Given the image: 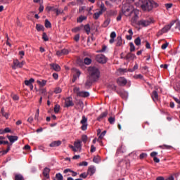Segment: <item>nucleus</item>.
Listing matches in <instances>:
<instances>
[{"label": "nucleus", "instance_id": "obj_5", "mask_svg": "<svg viewBox=\"0 0 180 180\" xmlns=\"http://www.w3.org/2000/svg\"><path fill=\"white\" fill-rule=\"evenodd\" d=\"M74 94H76L77 96L81 98H88L89 96V92L88 91H80L79 87H75L73 89Z\"/></svg>", "mask_w": 180, "mask_h": 180}, {"label": "nucleus", "instance_id": "obj_18", "mask_svg": "<svg viewBox=\"0 0 180 180\" xmlns=\"http://www.w3.org/2000/svg\"><path fill=\"white\" fill-rule=\"evenodd\" d=\"M61 146V141H54L50 143L49 147H58Z\"/></svg>", "mask_w": 180, "mask_h": 180}, {"label": "nucleus", "instance_id": "obj_49", "mask_svg": "<svg viewBox=\"0 0 180 180\" xmlns=\"http://www.w3.org/2000/svg\"><path fill=\"white\" fill-rule=\"evenodd\" d=\"M168 47V42H166L165 44H163L161 46L162 50H165Z\"/></svg>", "mask_w": 180, "mask_h": 180}, {"label": "nucleus", "instance_id": "obj_53", "mask_svg": "<svg viewBox=\"0 0 180 180\" xmlns=\"http://www.w3.org/2000/svg\"><path fill=\"white\" fill-rule=\"evenodd\" d=\"M56 56H58V57H61L62 56H63V51L62 50L61 51H58L56 52Z\"/></svg>", "mask_w": 180, "mask_h": 180}, {"label": "nucleus", "instance_id": "obj_48", "mask_svg": "<svg viewBox=\"0 0 180 180\" xmlns=\"http://www.w3.org/2000/svg\"><path fill=\"white\" fill-rule=\"evenodd\" d=\"M80 167H88V162H82L79 163Z\"/></svg>", "mask_w": 180, "mask_h": 180}, {"label": "nucleus", "instance_id": "obj_14", "mask_svg": "<svg viewBox=\"0 0 180 180\" xmlns=\"http://www.w3.org/2000/svg\"><path fill=\"white\" fill-rule=\"evenodd\" d=\"M73 71H75V75L73 76V82H75L77 79H78V78H79V76L81 75V71H79V70L78 69H73Z\"/></svg>", "mask_w": 180, "mask_h": 180}, {"label": "nucleus", "instance_id": "obj_52", "mask_svg": "<svg viewBox=\"0 0 180 180\" xmlns=\"http://www.w3.org/2000/svg\"><path fill=\"white\" fill-rule=\"evenodd\" d=\"M116 38V32H112L110 34V39H115Z\"/></svg>", "mask_w": 180, "mask_h": 180}, {"label": "nucleus", "instance_id": "obj_35", "mask_svg": "<svg viewBox=\"0 0 180 180\" xmlns=\"http://www.w3.org/2000/svg\"><path fill=\"white\" fill-rule=\"evenodd\" d=\"M84 30L86 31V33H87V34H89V33H91V27L89 26V25H84Z\"/></svg>", "mask_w": 180, "mask_h": 180}, {"label": "nucleus", "instance_id": "obj_26", "mask_svg": "<svg viewBox=\"0 0 180 180\" xmlns=\"http://www.w3.org/2000/svg\"><path fill=\"white\" fill-rule=\"evenodd\" d=\"M122 44V37H117L116 39V46L117 47H120Z\"/></svg>", "mask_w": 180, "mask_h": 180}, {"label": "nucleus", "instance_id": "obj_51", "mask_svg": "<svg viewBox=\"0 0 180 180\" xmlns=\"http://www.w3.org/2000/svg\"><path fill=\"white\" fill-rule=\"evenodd\" d=\"M119 72H120L121 74H124V72H127V69L120 68V69H119Z\"/></svg>", "mask_w": 180, "mask_h": 180}, {"label": "nucleus", "instance_id": "obj_25", "mask_svg": "<svg viewBox=\"0 0 180 180\" xmlns=\"http://www.w3.org/2000/svg\"><path fill=\"white\" fill-rule=\"evenodd\" d=\"M103 13H102V11H98L96 12L94 14L93 18L94 19H95L96 20H98V19H99V17L103 15Z\"/></svg>", "mask_w": 180, "mask_h": 180}, {"label": "nucleus", "instance_id": "obj_15", "mask_svg": "<svg viewBox=\"0 0 180 180\" xmlns=\"http://www.w3.org/2000/svg\"><path fill=\"white\" fill-rule=\"evenodd\" d=\"M81 143L82 141L79 140H77L74 143V147L77 148L79 152H81V150H82V146L81 145Z\"/></svg>", "mask_w": 180, "mask_h": 180}, {"label": "nucleus", "instance_id": "obj_46", "mask_svg": "<svg viewBox=\"0 0 180 180\" xmlns=\"http://www.w3.org/2000/svg\"><path fill=\"white\" fill-rule=\"evenodd\" d=\"M82 141H83V143H86V141H88V136L86 135H82Z\"/></svg>", "mask_w": 180, "mask_h": 180}, {"label": "nucleus", "instance_id": "obj_62", "mask_svg": "<svg viewBox=\"0 0 180 180\" xmlns=\"http://www.w3.org/2000/svg\"><path fill=\"white\" fill-rule=\"evenodd\" d=\"M56 13L57 16H58V15H60V13H63V11L59 10L58 8H56Z\"/></svg>", "mask_w": 180, "mask_h": 180}, {"label": "nucleus", "instance_id": "obj_57", "mask_svg": "<svg viewBox=\"0 0 180 180\" xmlns=\"http://www.w3.org/2000/svg\"><path fill=\"white\" fill-rule=\"evenodd\" d=\"M161 148H167V150H169V148H171V146H168V145H163L162 146H160Z\"/></svg>", "mask_w": 180, "mask_h": 180}, {"label": "nucleus", "instance_id": "obj_21", "mask_svg": "<svg viewBox=\"0 0 180 180\" xmlns=\"http://www.w3.org/2000/svg\"><path fill=\"white\" fill-rule=\"evenodd\" d=\"M125 60H134L136 55L134 53H129L125 57Z\"/></svg>", "mask_w": 180, "mask_h": 180}, {"label": "nucleus", "instance_id": "obj_1", "mask_svg": "<svg viewBox=\"0 0 180 180\" xmlns=\"http://www.w3.org/2000/svg\"><path fill=\"white\" fill-rule=\"evenodd\" d=\"M122 13L124 16H130L131 25H134V24L137 23L140 11L134 8V6L130 4L124 6L122 8Z\"/></svg>", "mask_w": 180, "mask_h": 180}, {"label": "nucleus", "instance_id": "obj_50", "mask_svg": "<svg viewBox=\"0 0 180 180\" xmlns=\"http://www.w3.org/2000/svg\"><path fill=\"white\" fill-rule=\"evenodd\" d=\"M146 157H147V153H141V154L139 155L140 160H143V158H146Z\"/></svg>", "mask_w": 180, "mask_h": 180}, {"label": "nucleus", "instance_id": "obj_60", "mask_svg": "<svg viewBox=\"0 0 180 180\" xmlns=\"http://www.w3.org/2000/svg\"><path fill=\"white\" fill-rule=\"evenodd\" d=\"M19 56H20V58H23V56H25V51H20L19 52Z\"/></svg>", "mask_w": 180, "mask_h": 180}, {"label": "nucleus", "instance_id": "obj_32", "mask_svg": "<svg viewBox=\"0 0 180 180\" xmlns=\"http://www.w3.org/2000/svg\"><path fill=\"white\" fill-rule=\"evenodd\" d=\"M110 24V18H107L103 24V27H108V26H109V25Z\"/></svg>", "mask_w": 180, "mask_h": 180}, {"label": "nucleus", "instance_id": "obj_36", "mask_svg": "<svg viewBox=\"0 0 180 180\" xmlns=\"http://www.w3.org/2000/svg\"><path fill=\"white\" fill-rule=\"evenodd\" d=\"M134 43H135L136 46H141V39H140V37H137L134 40Z\"/></svg>", "mask_w": 180, "mask_h": 180}, {"label": "nucleus", "instance_id": "obj_39", "mask_svg": "<svg viewBox=\"0 0 180 180\" xmlns=\"http://www.w3.org/2000/svg\"><path fill=\"white\" fill-rule=\"evenodd\" d=\"M45 27H46L47 29L51 27V22H50L49 20H45Z\"/></svg>", "mask_w": 180, "mask_h": 180}, {"label": "nucleus", "instance_id": "obj_43", "mask_svg": "<svg viewBox=\"0 0 180 180\" xmlns=\"http://www.w3.org/2000/svg\"><path fill=\"white\" fill-rule=\"evenodd\" d=\"M15 180H25L22 174H17L15 175Z\"/></svg>", "mask_w": 180, "mask_h": 180}, {"label": "nucleus", "instance_id": "obj_8", "mask_svg": "<svg viewBox=\"0 0 180 180\" xmlns=\"http://www.w3.org/2000/svg\"><path fill=\"white\" fill-rule=\"evenodd\" d=\"M80 123L82 125V130L85 131L88 129V118H86V117H85V115L82 116V119L80 121Z\"/></svg>", "mask_w": 180, "mask_h": 180}, {"label": "nucleus", "instance_id": "obj_2", "mask_svg": "<svg viewBox=\"0 0 180 180\" xmlns=\"http://www.w3.org/2000/svg\"><path fill=\"white\" fill-rule=\"evenodd\" d=\"M141 8L143 12H151L154 8H158V3L154 1V0H143Z\"/></svg>", "mask_w": 180, "mask_h": 180}, {"label": "nucleus", "instance_id": "obj_61", "mask_svg": "<svg viewBox=\"0 0 180 180\" xmlns=\"http://www.w3.org/2000/svg\"><path fill=\"white\" fill-rule=\"evenodd\" d=\"M86 176H88V174L86 173H82L80 174V178H86Z\"/></svg>", "mask_w": 180, "mask_h": 180}, {"label": "nucleus", "instance_id": "obj_9", "mask_svg": "<svg viewBox=\"0 0 180 180\" xmlns=\"http://www.w3.org/2000/svg\"><path fill=\"white\" fill-rule=\"evenodd\" d=\"M25 64H26V62L25 60H22V62H19L18 60H15L13 61V68L15 70H16V68H22V67H23V65H25Z\"/></svg>", "mask_w": 180, "mask_h": 180}, {"label": "nucleus", "instance_id": "obj_54", "mask_svg": "<svg viewBox=\"0 0 180 180\" xmlns=\"http://www.w3.org/2000/svg\"><path fill=\"white\" fill-rule=\"evenodd\" d=\"M12 98L14 101H19V96L16 94L13 95Z\"/></svg>", "mask_w": 180, "mask_h": 180}, {"label": "nucleus", "instance_id": "obj_30", "mask_svg": "<svg viewBox=\"0 0 180 180\" xmlns=\"http://www.w3.org/2000/svg\"><path fill=\"white\" fill-rule=\"evenodd\" d=\"M43 174H44V176H45L46 178H49V174H50V169L46 167L44 169Z\"/></svg>", "mask_w": 180, "mask_h": 180}, {"label": "nucleus", "instance_id": "obj_17", "mask_svg": "<svg viewBox=\"0 0 180 180\" xmlns=\"http://www.w3.org/2000/svg\"><path fill=\"white\" fill-rule=\"evenodd\" d=\"M151 98L154 102H157V101H158V92L153 91L151 94Z\"/></svg>", "mask_w": 180, "mask_h": 180}, {"label": "nucleus", "instance_id": "obj_22", "mask_svg": "<svg viewBox=\"0 0 180 180\" xmlns=\"http://www.w3.org/2000/svg\"><path fill=\"white\" fill-rule=\"evenodd\" d=\"M115 15H117V11L110 10L106 12V16H115Z\"/></svg>", "mask_w": 180, "mask_h": 180}, {"label": "nucleus", "instance_id": "obj_58", "mask_svg": "<svg viewBox=\"0 0 180 180\" xmlns=\"http://www.w3.org/2000/svg\"><path fill=\"white\" fill-rule=\"evenodd\" d=\"M62 54L63 56H65V55L68 54V49H63L62 50Z\"/></svg>", "mask_w": 180, "mask_h": 180}, {"label": "nucleus", "instance_id": "obj_10", "mask_svg": "<svg viewBox=\"0 0 180 180\" xmlns=\"http://www.w3.org/2000/svg\"><path fill=\"white\" fill-rule=\"evenodd\" d=\"M117 84L120 85V86H124V85L127 84V79L123 77H120L117 79Z\"/></svg>", "mask_w": 180, "mask_h": 180}, {"label": "nucleus", "instance_id": "obj_20", "mask_svg": "<svg viewBox=\"0 0 180 180\" xmlns=\"http://www.w3.org/2000/svg\"><path fill=\"white\" fill-rule=\"evenodd\" d=\"M108 116V111H105L103 113H101L98 117L97 120L98 122H101L103 118L106 117Z\"/></svg>", "mask_w": 180, "mask_h": 180}, {"label": "nucleus", "instance_id": "obj_34", "mask_svg": "<svg viewBox=\"0 0 180 180\" xmlns=\"http://www.w3.org/2000/svg\"><path fill=\"white\" fill-rule=\"evenodd\" d=\"M36 29L38 32H41V30H44V27L41 25L37 24Z\"/></svg>", "mask_w": 180, "mask_h": 180}, {"label": "nucleus", "instance_id": "obj_38", "mask_svg": "<svg viewBox=\"0 0 180 180\" xmlns=\"http://www.w3.org/2000/svg\"><path fill=\"white\" fill-rule=\"evenodd\" d=\"M93 161L96 164H99V162H101V158H99V156H95L93 159Z\"/></svg>", "mask_w": 180, "mask_h": 180}, {"label": "nucleus", "instance_id": "obj_59", "mask_svg": "<svg viewBox=\"0 0 180 180\" xmlns=\"http://www.w3.org/2000/svg\"><path fill=\"white\" fill-rule=\"evenodd\" d=\"M165 6L167 9H171L172 8V4H166Z\"/></svg>", "mask_w": 180, "mask_h": 180}, {"label": "nucleus", "instance_id": "obj_44", "mask_svg": "<svg viewBox=\"0 0 180 180\" xmlns=\"http://www.w3.org/2000/svg\"><path fill=\"white\" fill-rule=\"evenodd\" d=\"M61 92H63V89L60 87H56L54 90L55 94H61Z\"/></svg>", "mask_w": 180, "mask_h": 180}, {"label": "nucleus", "instance_id": "obj_33", "mask_svg": "<svg viewBox=\"0 0 180 180\" xmlns=\"http://www.w3.org/2000/svg\"><path fill=\"white\" fill-rule=\"evenodd\" d=\"M64 177L63 176V174L60 173H58L56 174L55 180H63Z\"/></svg>", "mask_w": 180, "mask_h": 180}, {"label": "nucleus", "instance_id": "obj_6", "mask_svg": "<svg viewBox=\"0 0 180 180\" xmlns=\"http://www.w3.org/2000/svg\"><path fill=\"white\" fill-rule=\"evenodd\" d=\"M175 25V20H172L169 24L165 25L160 31H159V34H164V33H167L171 30V27Z\"/></svg>", "mask_w": 180, "mask_h": 180}, {"label": "nucleus", "instance_id": "obj_19", "mask_svg": "<svg viewBox=\"0 0 180 180\" xmlns=\"http://www.w3.org/2000/svg\"><path fill=\"white\" fill-rule=\"evenodd\" d=\"M50 66L51 67L52 70H54V71H60L61 68L60 67V65H58V64H54L52 63L50 65Z\"/></svg>", "mask_w": 180, "mask_h": 180}, {"label": "nucleus", "instance_id": "obj_23", "mask_svg": "<svg viewBox=\"0 0 180 180\" xmlns=\"http://www.w3.org/2000/svg\"><path fill=\"white\" fill-rule=\"evenodd\" d=\"M87 17L85 15H80L79 18L77 19V23H82L84 20H86Z\"/></svg>", "mask_w": 180, "mask_h": 180}, {"label": "nucleus", "instance_id": "obj_45", "mask_svg": "<svg viewBox=\"0 0 180 180\" xmlns=\"http://www.w3.org/2000/svg\"><path fill=\"white\" fill-rule=\"evenodd\" d=\"M60 112V105H56L54 107V112L58 113Z\"/></svg>", "mask_w": 180, "mask_h": 180}, {"label": "nucleus", "instance_id": "obj_55", "mask_svg": "<svg viewBox=\"0 0 180 180\" xmlns=\"http://www.w3.org/2000/svg\"><path fill=\"white\" fill-rule=\"evenodd\" d=\"M79 30H81V27H77L72 30V32H74L75 33H77V32H79Z\"/></svg>", "mask_w": 180, "mask_h": 180}, {"label": "nucleus", "instance_id": "obj_4", "mask_svg": "<svg viewBox=\"0 0 180 180\" xmlns=\"http://www.w3.org/2000/svg\"><path fill=\"white\" fill-rule=\"evenodd\" d=\"M150 23H153V20L148 18L140 20L138 22L136 21V23L134 25H138V26H141V27H147V26H150Z\"/></svg>", "mask_w": 180, "mask_h": 180}, {"label": "nucleus", "instance_id": "obj_31", "mask_svg": "<svg viewBox=\"0 0 180 180\" xmlns=\"http://www.w3.org/2000/svg\"><path fill=\"white\" fill-rule=\"evenodd\" d=\"M84 63L86 64V65H89L92 63V60L89 58H85L84 59Z\"/></svg>", "mask_w": 180, "mask_h": 180}, {"label": "nucleus", "instance_id": "obj_47", "mask_svg": "<svg viewBox=\"0 0 180 180\" xmlns=\"http://www.w3.org/2000/svg\"><path fill=\"white\" fill-rule=\"evenodd\" d=\"M175 23H176L175 29H178V30H179L180 32V22L175 21Z\"/></svg>", "mask_w": 180, "mask_h": 180}, {"label": "nucleus", "instance_id": "obj_27", "mask_svg": "<svg viewBox=\"0 0 180 180\" xmlns=\"http://www.w3.org/2000/svg\"><path fill=\"white\" fill-rule=\"evenodd\" d=\"M100 8H101V10L99 11L101 12V13H103V12H106V11H107L106 7L105 6V4H103V3L101 4Z\"/></svg>", "mask_w": 180, "mask_h": 180}, {"label": "nucleus", "instance_id": "obj_11", "mask_svg": "<svg viewBox=\"0 0 180 180\" xmlns=\"http://www.w3.org/2000/svg\"><path fill=\"white\" fill-rule=\"evenodd\" d=\"M117 94H118L122 99H127V98H129V93L124 90H117Z\"/></svg>", "mask_w": 180, "mask_h": 180}, {"label": "nucleus", "instance_id": "obj_63", "mask_svg": "<svg viewBox=\"0 0 180 180\" xmlns=\"http://www.w3.org/2000/svg\"><path fill=\"white\" fill-rule=\"evenodd\" d=\"M4 133H11V129L6 127L4 129Z\"/></svg>", "mask_w": 180, "mask_h": 180}, {"label": "nucleus", "instance_id": "obj_37", "mask_svg": "<svg viewBox=\"0 0 180 180\" xmlns=\"http://www.w3.org/2000/svg\"><path fill=\"white\" fill-rule=\"evenodd\" d=\"M108 122L110 124H114L115 122H116V118L115 117H110L108 118Z\"/></svg>", "mask_w": 180, "mask_h": 180}, {"label": "nucleus", "instance_id": "obj_3", "mask_svg": "<svg viewBox=\"0 0 180 180\" xmlns=\"http://www.w3.org/2000/svg\"><path fill=\"white\" fill-rule=\"evenodd\" d=\"M88 71L92 81H98L99 79L101 77V72L98 68L89 67Z\"/></svg>", "mask_w": 180, "mask_h": 180}, {"label": "nucleus", "instance_id": "obj_29", "mask_svg": "<svg viewBox=\"0 0 180 180\" xmlns=\"http://www.w3.org/2000/svg\"><path fill=\"white\" fill-rule=\"evenodd\" d=\"M1 115L6 117V119H8L9 118V114L7 112H5V109L4 108H2L1 109Z\"/></svg>", "mask_w": 180, "mask_h": 180}, {"label": "nucleus", "instance_id": "obj_41", "mask_svg": "<svg viewBox=\"0 0 180 180\" xmlns=\"http://www.w3.org/2000/svg\"><path fill=\"white\" fill-rule=\"evenodd\" d=\"M106 134V131H103L99 136L98 139V141H99V140H102V139H103V137H105Z\"/></svg>", "mask_w": 180, "mask_h": 180}, {"label": "nucleus", "instance_id": "obj_12", "mask_svg": "<svg viewBox=\"0 0 180 180\" xmlns=\"http://www.w3.org/2000/svg\"><path fill=\"white\" fill-rule=\"evenodd\" d=\"M33 82H34V79L33 78H31L29 80H25V84L27 86H29L30 89H31V91H32L34 86H33Z\"/></svg>", "mask_w": 180, "mask_h": 180}, {"label": "nucleus", "instance_id": "obj_56", "mask_svg": "<svg viewBox=\"0 0 180 180\" xmlns=\"http://www.w3.org/2000/svg\"><path fill=\"white\" fill-rule=\"evenodd\" d=\"M157 155H158V153L157 152H152L150 153V157H153L154 158V157H157Z\"/></svg>", "mask_w": 180, "mask_h": 180}, {"label": "nucleus", "instance_id": "obj_28", "mask_svg": "<svg viewBox=\"0 0 180 180\" xmlns=\"http://www.w3.org/2000/svg\"><path fill=\"white\" fill-rule=\"evenodd\" d=\"M37 83L39 85V86H45L46 84H47V80H37Z\"/></svg>", "mask_w": 180, "mask_h": 180}, {"label": "nucleus", "instance_id": "obj_13", "mask_svg": "<svg viewBox=\"0 0 180 180\" xmlns=\"http://www.w3.org/2000/svg\"><path fill=\"white\" fill-rule=\"evenodd\" d=\"M65 105L66 108H70V106H74V103L72 102V98L68 97L65 100Z\"/></svg>", "mask_w": 180, "mask_h": 180}, {"label": "nucleus", "instance_id": "obj_40", "mask_svg": "<svg viewBox=\"0 0 180 180\" xmlns=\"http://www.w3.org/2000/svg\"><path fill=\"white\" fill-rule=\"evenodd\" d=\"M129 46H130L129 50H130L131 53L136 51V46H134V44H133V42H131L129 44Z\"/></svg>", "mask_w": 180, "mask_h": 180}, {"label": "nucleus", "instance_id": "obj_24", "mask_svg": "<svg viewBox=\"0 0 180 180\" xmlns=\"http://www.w3.org/2000/svg\"><path fill=\"white\" fill-rule=\"evenodd\" d=\"M8 139L10 142L15 143V141H18V136H8Z\"/></svg>", "mask_w": 180, "mask_h": 180}, {"label": "nucleus", "instance_id": "obj_16", "mask_svg": "<svg viewBox=\"0 0 180 180\" xmlns=\"http://www.w3.org/2000/svg\"><path fill=\"white\" fill-rule=\"evenodd\" d=\"M95 172H96V168H95V166H91L90 167H89L88 169V172L87 174H89V175H94V174H95Z\"/></svg>", "mask_w": 180, "mask_h": 180}, {"label": "nucleus", "instance_id": "obj_64", "mask_svg": "<svg viewBox=\"0 0 180 180\" xmlns=\"http://www.w3.org/2000/svg\"><path fill=\"white\" fill-rule=\"evenodd\" d=\"M91 85H92V83L91 82L89 81L86 82L85 83L86 86H91Z\"/></svg>", "mask_w": 180, "mask_h": 180}, {"label": "nucleus", "instance_id": "obj_7", "mask_svg": "<svg viewBox=\"0 0 180 180\" xmlns=\"http://www.w3.org/2000/svg\"><path fill=\"white\" fill-rule=\"evenodd\" d=\"M96 60L100 64H106L108 58L104 55L98 54L96 56Z\"/></svg>", "mask_w": 180, "mask_h": 180}, {"label": "nucleus", "instance_id": "obj_42", "mask_svg": "<svg viewBox=\"0 0 180 180\" xmlns=\"http://www.w3.org/2000/svg\"><path fill=\"white\" fill-rule=\"evenodd\" d=\"M42 39L43 40H44V41H49V37L47 36V34H46V32L43 33Z\"/></svg>", "mask_w": 180, "mask_h": 180}]
</instances>
